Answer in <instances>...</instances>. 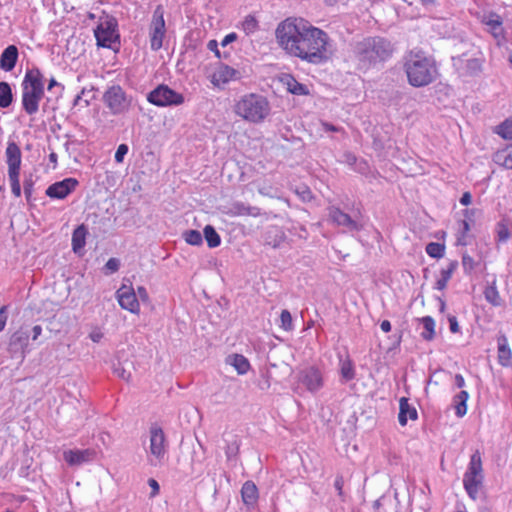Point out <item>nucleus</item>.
I'll return each mask as SVG.
<instances>
[{
  "instance_id": "obj_52",
  "label": "nucleus",
  "mask_w": 512,
  "mask_h": 512,
  "mask_svg": "<svg viewBox=\"0 0 512 512\" xmlns=\"http://www.w3.org/2000/svg\"><path fill=\"white\" fill-rule=\"evenodd\" d=\"M448 321H449V329H450V331L452 333H458L460 331V328H459V324H458L456 316L449 315L448 316Z\"/></svg>"
},
{
  "instance_id": "obj_2",
  "label": "nucleus",
  "mask_w": 512,
  "mask_h": 512,
  "mask_svg": "<svg viewBox=\"0 0 512 512\" xmlns=\"http://www.w3.org/2000/svg\"><path fill=\"white\" fill-rule=\"evenodd\" d=\"M394 53V45L381 36L366 37L353 47V55L359 69H370L387 61Z\"/></svg>"
},
{
  "instance_id": "obj_29",
  "label": "nucleus",
  "mask_w": 512,
  "mask_h": 512,
  "mask_svg": "<svg viewBox=\"0 0 512 512\" xmlns=\"http://www.w3.org/2000/svg\"><path fill=\"white\" fill-rule=\"evenodd\" d=\"M493 161L506 169H512V143L495 152Z\"/></svg>"
},
{
  "instance_id": "obj_40",
  "label": "nucleus",
  "mask_w": 512,
  "mask_h": 512,
  "mask_svg": "<svg viewBox=\"0 0 512 512\" xmlns=\"http://www.w3.org/2000/svg\"><path fill=\"white\" fill-rule=\"evenodd\" d=\"M425 250L430 257L439 259L444 256L445 245L438 242H430Z\"/></svg>"
},
{
  "instance_id": "obj_6",
  "label": "nucleus",
  "mask_w": 512,
  "mask_h": 512,
  "mask_svg": "<svg viewBox=\"0 0 512 512\" xmlns=\"http://www.w3.org/2000/svg\"><path fill=\"white\" fill-rule=\"evenodd\" d=\"M484 473L482 467L481 453L476 450L470 458L468 468L463 476V485L470 498L476 500L482 489Z\"/></svg>"
},
{
  "instance_id": "obj_57",
  "label": "nucleus",
  "mask_w": 512,
  "mask_h": 512,
  "mask_svg": "<svg viewBox=\"0 0 512 512\" xmlns=\"http://www.w3.org/2000/svg\"><path fill=\"white\" fill-rule=\"evenodd\" d=\"M7 315H6V307L3 306L0 308V331H2L6 325Z\"/></svg>"
},
{
  "instance_id": "obj_15",
  "label": "nucleus",
  "mask_w": 512,
  "mask_h": 512,
  "mask_svg": "<svg viewBox=\"0 0 512 512\" xmlns=\"http://www.w3.org/2000/svg\"><path fill=\"white\" fill-rule=\"evenodd\" d=\"M299 381L310 392H316L323 386L321 372L315 367H308L299 373Z\"/></svg>"
},
{
  "instance_id": "obj_37",
  "label": "nucleus",
  "mask_w": 512,
  "mask_h": 512,
  "mask_svg": "<svg viewBox=\"0 0 512 512\" xmlns=\"http://www.w3.org/2000/svg\"><path fill=\"white\" fill-rule=\"evenodd\" d=\"M421 323L424 327V332L421 333L423 339L431 341L435 336V321L431 316L421 318Z\"/></svg>"
},
{
  "instance_id": "obj_13",
  "label": "nucleus",
  "mask_w": 512,
  "mask_h": 512,
  "mask_svg": "<svg viewBox=\"0 0 512 512\" xmlns=\"http://www.w3.org/2000/svg\"><path fill=\"white\" fill-rule=\"evenodd\" d=\"M77 185L78 181L75 178H65L51 184L45 193L50 198L64 199L76 189Z\"/></svg>"
},
{
  "instance_id": "obj_32",
  "label": "nucleus",
  "mask_w": 512,
  "mask_h": 512,
  "mask_svg": "<svg viewBox=\"0 0 512 512\" xmlns=\"http://www.w3.org/2000/svg\"><path fill=\"white\" fill-rule=\"evenodd\" d=\"M87 235V229L82 224L78 226L72 234V248L75 253L79 252L85 246V239Z\"/></svg>"
},
{
  "instance_id": "obj_50",
  "label": "nucleus",
  "mask_w": 512,
  "mask_h": 512,
  "mask_svg": "<svg viewBox=\"0 0 512 512\" xmlns=\"http://www.w3.org/2000/svg\"><path fill=\"white\" fill-rule=\"evenodd\" d=\"M128 153V146L126 144H121L118 146L115 153V161L117 163H121L124 159V156Z\"/></svg>"
},
{
  "instance_id": "obj_17",
  "label": "nucleus",
  "mask_w": 512,
  "mask_h": 512,
  "mask_svg": "<svg viewBox=\"0 0 512 512\" xmlns=\"http://www.w3.org/2000/svg\"><path fill=\"white\" fill-rule=\"evenodd\" d=\"M241 72L226 64H220L212 75V83L215 86L226 84L230 81L239 80Z\"/></svg>"
},
{
  "instance_id": "obj_24",
  "label": "nucleus",
  "mask_w": 512,
  "mask_h": 512,
  "mask_svg": "<svg viewBox=\"0 0 512 512\" xmlns=\"http://www.w3.org/2000/svg\"><path fill=\"white\" fill-rule=\"evenodd\" d=\"M485 24L488 27L489 32L496 39L497 44L500 45L505 40L504 29L502 26V20L498 15H492Z\"/></svg>"
},
{
  "instance_id": "obj_18",
  "label": "nucleus",
  "mask_w": 512,
  "mask_h": 512,
  "mask_svg": "<svg viewBox=\"0 0 512 512\" xmlns=\"http://www.w3.org/2000/svg\"><path fill=\"white\" fill-rule=\"evenodd\" d=\"M96 452L93 449L64 451L63 458L70 466H79L94 459Z\"/></svg>"
},
{
  "instance_id": "obj_35",
  "label": "nucleus",
  "mask_w": 512,
  "mask_h": 512,
  "mask_svg": "<svg viewBox=\"0 0 512 512\" xmlns=\"http://www.w3.org/2000/svg\"><path fill=\"white\" fill-rule=\"evenodd\" d=\"M203 234L208 247L215 248L221 244L220 235L217 233L213 226L206 225L204 227Z\"/></svg>"
},
{
  "instance_id": "obj_39",
  "label": "nucleus",
  "mask_w": 512,
  "mask_h": 512,
  "mask_svg": "<svg viewBox=\"0 0 512 512\" xmlns=\"http://www.w3.org/2000/svg\"><path fill=\"white\" fill-rule=\"evenodd\" d=\"M242 30L249 36L259 29V22L253 15H247L241 23Z\"/></svg>"
},
{
  "instance_id": "obj_11",
  "label": "nucleus",
  "mask_w": 512,
  "mask_h": 512,
  "mask_svg": "<svg viewBox=\"0 0 512 512\" xmlns=\"http://www.w3.org/2000/svg\"><path fill=\"white\" fill-rule=\"evenodd\" d=\"M149 450L156 459L162 460L167 452V440L163 429L152 424L149 429Z\"/></svg>"
},
{
  "instance_id": "obj_22",
  "label": "nucleus",
  "mask_w": 512,
  "mask_h": 512,
  "mask_svg": "<svg viewBox=\"0 0 512 512\" xmlns=\"http://www.w3.org/2000/svg\"><path fill=\"white\" fill-rule=\"evenodd\" d=\"M495 241L497 245L507 243L512 237V222L508 218H503L495 226Z\"/></svg>"
},
{
  "instance_id": "obj_55",
  "label": "nucleus",
  "mask_w": 512,
  "mask_h": 512,
  "mask_svg": "<svg viewBox=\"0 0 512 512\" xmlns=\"http://www.w3.org/2000/svg\"><path fill=\"white\" fill-rule=\"evenodd\" d=\"M207 48L214 52L216 57L221 58L220 51L218 49V42L216 40H210L207 44Z\"/></svg>"
},
{
  "instance_id": "obj_54",
  "label": "nucleus",
  "mask_w": 512,
  "mask_h": 512,
  "mask_svg": "<svg viewBox=\"0 0 512 512\" xmlns=\"http://www.w3.org/2000/svg\"><path fill=\"white\" fill-rule=\"evenodd\" d=\"M343 486H344L343 476L339 475L336 477L335 482H334V487L337 490L339 496L343 495Z\"/></svg>"
},
{
  "instance_id": "obj_59",
  "label": "nucleus",
  "mask_w": 512,
  "mask_h": 512,
  "mask_svg": "<svg viewBox=\"0 0 512 512\" xmlns=\"http://www.w3.org/2000/svg\"><path fill=\"white\" fill-rule=\"evenodd\" d=\"M322 126L326 132H339L341 130L340 127L334 126L333 124L327 122L322 123Z\"/></svg>"
},
{
  "instance_id": "obj_1",
  "label": "nucleus",
  "mask_w": 512,
  "mask_h": 512,
  "mask_svg": "<svg viewBox=\"0 0 512 512\" xmlns=\"http://www.w3.org/2000/svg\"><path fill=\"white\" fill-rule=\"evenodd\" d=\"M276 39L289 55L311 64H321L333 53L328 34L303 18H287L278 24Z\"/></svg>"
},
{
  "instance_id": "obj_16",
  "label": "nucleus",
  "mask_w": 512,
  "mask_h": 512,
  "mask_svg": "<svg viewBox=\"0 0 512 512\" xmlns=\"http://www.w3.org/2000/svg\"><path fill=\"white\" fill-rule=\"evenodd\" d=\"M452 60L461 75L474 76L482 70V61L478 58L465 59L463 56H458L453 57Z\"/></svg>"
},
{
  "instance_id": "obj_10",
  "label": "nucleus",
  "mask_w": 512,
  "mask_h": 512,
  "mask_svg": "<svg viewBox=\"0 0 512 512\" xmlns=\"http://www.w3.org/2000/svg\"><path fill=\"white\" fill-rule=\"evenodd\" d=\"M116 27L117 23L113 19L101 22L95 29L97 45L104 48H111L113 43L119 41V34Z\"/></svg>"
},
{
  "instance_id": "obj_41",
  "label": "nucleus",
  "mask_w": 512,
  "mask_h": 512,
  "mask_svg": "<svg viewBox=\"0 0 512 512\" xmlns=\"http://www.w3.org/2000/svg\"><path fill=\"white\" fill-rule=\"evenodd\" d=\"M495 132L504 139H512V118L506 119L498 125Z\"/></svg>"
},
{
  "instance_id": "obj_27",
  "label": "nucleus",
  "mask_w": 512,
  "mask_h": 512,
  "mask_svg": "<svg viewBox=\"0 0 512 512\" xmlns=\"http://www.w3.org/2000/svg\"><path fill=\"white\" fill-rule=\"evenodd\" d=\"M242 500L245 505L253 506L258 500V489L252 481H246L241 489Z\"/></svg>"
},
{
  "instance_id": "obj_34",
  "label": "nucleus",
  "mask_w": 512,
  "mask_h": 512,
  "mask_svg": "<svg viewBox=\"0 0 512 512\" xmlns=\"http://www.w3.org/2000/svg\"><path fill=\"white\" fill-rule=\"evenodd\" d=\"M484 296H485L486 301L489 302L491 305H493V306L501 305L502 299L497 290L495 280L485 288Z\"/></svg>"
},
{
  "instance_id": "obj_9",
  "label": "nucleus",
  "mask_w": 512,
  "mask_h": 512,
  "mask_svg": "<svg viewBox=\"0 0 512 512\" xmlns=\"http://www.w3.org/2000/svg\"><path fill=\"white\" fill-rule=\"evenodd\" d=\"M165 34L164 9L161 5H158L153 12L149 24L150 48L152 51H158L162 48Z\"/></svg>"
},
{
  "instance_id": "obj_49",
  "label": "nucleus",
  "mask_w": 512,
  "mask_h": 512,
  "mask_svg": "<svg viewBox=\"0 0 512 512\" xmlns=\"http://www.w3.org/2000/svg\"><path fill=\"white\" fill-rule=\"evenodd\" d=\"M119 267L120 261L117 258H110L105 264V269L107 270V273H114L118 271Z\"/></svg>"
},
{
  "instance_id": "obj_3",
  "label": "nucleus",
  "mask_w": 512,
  "mask_h": 512,
  "mask_svg": "<svg viewBox=\"0 0 512 512\" xmlns=\"http://www.w3.org/2000/svg\"><path fill=\"white\" fill-rule=\"evenodd\" d=\"M403 68L408 83L415 88L433 83L438 76L435 60L421 50H411L404 57Z\"/></svg>"
},
{
  "instance_id": "obj_14",
  "label": "nucleus",
  "mask_w": 512,
  "mask_h": 512,
  "mask_svg": "<svg viewBox=\"0 0 512 512\" xmlns=\"http://www.w3.org/2000/svg\"><path fill=\"white\" fill-rule=\"evenodd\" d=\"M5 157L8 166V175L20 174L22 153L16 142L10 141L7 143Z\"/></svg>"
},
{
  "instance_id": "obj_5",
  "label": "nucleus",
  "mask_w": 512,
  "mask_h": 512,
  "mask_svg": "<svg viewBox=\"0 0 512 512\" xmlns=\"http://www.w3.org/2000/svg\"><path fill=\"white\" fill-rule=\"evenodd\" d=\"M270 103L266 97L250 93L242 96L235 104V113L251 123H261L270 114Z\"/></svg>"
},
{
  "instance_id": "obj_46",
  "label": "nucleus",
  "mask_w": 512,
  "mask_h": 512,
  "mask_svg": "<svg viewBox=\"0 0 512 512\" xmlns=\"http://www.w3.org/2000/svg\"><path fill=\"white\" fill-rule=\"evenodd\" d=\"M11 184V191L15 197L21 196L20 174L8 175Z\"/></svg>"
},
{
  "instance_id": "obj_51",
  "label": "nucleus",
  "mask_w": 512,
  "mask_h": 512,
  "mask_svg": "<svg viewBox=\"0 0 512 512\" xmlns=\"http://www.w3.org/2000/svg\"><path fill=\"white\" fill-rule=\"evenodd\" d=\"M85 94V89H82V91L75 97L73 101V107L81 106V107H88L90 105V101L87 99H83L82 96Z\"/></svg>"
},
{
  "instance_id": "obj_42",
  "label": "nucleus",
  "mask_w": 512,
  "mask_h": 512,
  "mask_svg": "<svg viewBox=\"0 0 512 512\" xmlns=\"http://www.w3.org/2000/svg\"><path fill=\"white\" fill-rule=\"evenodd\" d=\"M185 241L190 245H201L203 238L198 230H188L183 234Z\"/></svg>"
},
{
  "instance_id": "obj_38",
  "label": "nucleus",
  "mask_w": 512,
  "mask_h": 512,
  "mask_svg": "<svg viewBox=\"0 0 512 512\" xmlns=\"http://www.w3.org/2000/svg\"><path fill=\"white\" fill-rule=\"evenodd\" d=\"M512 357V353L508 345L506 344V339L503 338V343L499 341L498 343V359L499 363L502 366H508L510 359Z\"/></svg>"
},
{
  "instance_id": "obj_31",
  "label": "nucleus",
  "mask_w": 512,
  "mask_h": 512,
  "mask_svg": "<svg viewBox=\"0 0 512 512\" xmlns=\"http://www.w3.org/2000/svg\"><path fill=\"white\" fill-rule=\"evenodd\" d=\"M469 394L467 391L462 390L453 397V407L457 417L462 418L467 413V401Z\"/></svg>"
},
{
  "instance_id": "obj_53",
  "label": "nucleus",
  "mask_w": 512,
  "mask_h": 512,
  "mask_svg": "<svg viewBox=\"0 0 512 512\" xmlns=\"http://www.w3.org/2000/svg\"><path fill=\"white\" fill-rule=\"evenodd\" d=\"M238 452V445L236 444V442H233L231 444H229L227 446V449H226V456L228 459H231L232 457H234Z\"/></svg>"
},
{
  "instance_id": "obj_64",
  "label": "nucleus",
  "mask_w": 512,
  "mask_h": 512,
  "mask_svg": "<svg viewBox=\"0 0 512 512\" xmlns=\"http://www.w3.org/2000/svg\"><path fill=\"white\" fill-rule=\"evenodd\" d=\"M32 339L33 340H36L42 333V327L40 325H35L33 328H32Z\"/></svg>"
},
{
  "instance_id": "obj_23",
  "label": "nucleus",
  "mask_w": 512,
  "mask_h": 512,
  "mask_svg": "<svg viewBox=\"0 0 512 512\" xmlns=\"http://www.w3.org/2000/svg\"><path fill=\"white\" fill-rule=\"evenodd\" d=\"M418 418L417 410L411 406L406 397H402L399 400V414L398 421L401 426L407 424L408 419L416 420Z\"/></svg>"
},
{
  "instance_id": "obj_7",
  "label": "nucleus",
  "mask_w": 512,
  "mask_h": 512,
  "mask_svg": "<svg viewBox=\"0 0 512 512\" xmlns=\"http://www.w3.org/2000/svg\"><path fill=\"white\" fill-rule=\"evenodd\" d=\"M103 102L113 115H119L128 111L131 98L120 85H113L104 92Z\"/></svg>"
},
{
  "instance_id": "obj_62",
  "label": "nucleus",
  "mask_w": 512,
  "mask_h": 512,
  "mask_svg": "<svg viewBox=\"0 0 512 512\" xmlns=\"http://www.w3.org/2000/svg\"><path fill=\"white\" fill-rule=\"evenodd\" d=\"M454 381L457 388H463L465 386V380L461 374H456Z\"/></svg>"
},
{
  "instance_id": "obj_8",
  "label": "nucleus",
  "mask_w": 512,
  "mask_h": 512,
  "mask_svg": "<svg viewBox=\"0 0 512 512\" xmlns=\"http://www.w3.org/2000/svg\"><path fill=\"white\" fill-rule=\"evenodd\" d=\"M147 100L159 107L178 106L184 103V96L167 85L161 84L147 95Z\"/></svg>"
},
{
  "instance_id": "obj_58",
  "label": "nucleus",
  "mask_w": 512,
  "mask_h": 512,
  "mask_svg": "<svg viewBox=\"0 0 512 512\" xmlns=\"http://www.w3.org/2000/svg\"><path fill=\"white\" fill-rule=\"evenodd\" d=\"M472 202V195L470 192H464L462 197L460 198V203L463 205V206H468L470 205Z\"/></svg>"
},
{
  "instance_id": "obj_45",
  "label": "nucleus",
  "mask_w": 512,
  "mask_h": 512,
  "mask_svg": "<svg viewBox=\"0 0 512 512\" xmlns=\"http://www.w3.org/2000/svg\"><path fill=\"white\" fill-rule=\"evenodd\" d=\"M280 322V327L283 328L285 331L293 330L292 316L288 310H282L280 314Z\"/></svg>"
},
{
  "instance_id": "obj_36",
  "label": "nucleus",
  "mask_w": 512,
  "mask_h": 512,
  "mask_svg": "<svg viewBox=\"0 0 512 512\" xmlns=\"http://www.w3.org/2000/svg\"><path fill=\"white\" fill-rule=\"evenodd\" d=\"M287 90L294 95H307L309 93L306 85L299 83L295 78L289 76L285 82Z\"/></svg>"
},
{
  "instance_id": "obj_56",
  "label": "nucleus",
  "mask_w": 512,
  "mask_h": 512,
  "mask_svg": "<svg viewBox=\"0 0 512 512\" xmlns=\"http://www.w3.org/2000/svg\"><path fill=\"white\" fill-rule=\"evenodd\" d=\"M236 40H237V34H236V33H234V32H232V33L227 34V35L223 38V40H222V42H221V45H222L223 47H225V46H227L228 44H230V43H232V42H234V41H236Z\"/></svg>"
},
{
  "instance_id": "obj_44",
  "label": "nucleus",
  "mask_w": 512,
  "mask_h": 512,
  "mask_svg": "<svg viewBox=\"0 0 512 512\" xmlns=\"http://www.w3.org/2000/svg\"><path fill=\"white\" fill-rule=\"evenodd\" d=\"M34 176L33 174H29L28 176H25L23 187H24V194L26 197L27 202L31 201L33 190H34Z\"/></svg>"
},
{
  "instance_id": "obj_33",
  "label": "nucleus",
  "mask_w": 512,
  "mask_h": 512,
  "mask_svg": "<svg viewBox=\"0 0 512 512\" xmlns=\"http://www.w3.org/2000/svg\"><path fill=\"white\" fill-rule=\"evenodd\" d=\"M13 93L8 82H0V108H7L12 104Z\"/></svg>"
},
{
  "instance_id": "obj_4",
  "label": "nucleus",
  "mask_w": 512,
  "mask_h": 512,
  "mask_svg": "<svg viewBox=\"0 0 512 512\" xmlns=\"http://www.w3.org/2000/svg\"><path fill=\"white\" fill-rule=\"evenodd\" d=\"M22 107L28 115H34L39 110V103L44 96V75L39 68L28 69L21 83Z\"/></svg>"
},
{
  "instance_id": "obj_25",
  "label": "nucleus",
  "mask_w": 512,
  "mask_h": 512,
  "mask_svg": "<svg viewBox=\"0 0 512 512\" xmlns=\"http://www.w3.org/2000/svg\"><path fill=\"white\" fill-rule=\"evenodd\" d=\"M285 233L276 226L269 227L264 234V243L273 248H278L285 240Z\"/></svg>"
},
{
  "instance_id": "obj_48",
  "label": "nucleus",
  "mask_w": 512,
  "mask_h": 512,
  "mask_svg": "<svg viewBox=\"0 0 512 512\" xmlns=\"http://www.w3.org/2000/svg\"><path fill=\"white\" fill-rule=\"evenodd\" d=\"M475 261L474 259L468 255V254H463L462 256V266H463V269H464V272L466 274H470L474 268H475Z\"/></svg>"
},
{
  "instance_id": "obj_20",
  "label": "nucleus",
  "mask_w": 512,
  "mask_h": 512,
  "mask_svg": "<svg viewBox=\"0 0 512 512\" xmlns=\"http://www.w3.org/2000/svg\"><path fill=\"white\" fill-rule=\"evenodd\" d=\"M19 56L18 48L15 45L6 47L0 55V69L5 72L12 71Z\"/></svg>"
},
{
  "instance_id": "obj_26",
  "label": "nucleus",
  "mask_w": 512,
  "mask_h": 512,
  "mask_svg": "<svg viewBox=\"0 0 512 512\" xmlns=\"http://www.w3.org/2000/svg\"><path fill=\"white\" fill-rule=\"evenodd\" d=\"M29 337V331L24 328H20L10 338L11 349L14 351L23 350L28 345Z\"/></svg>"
},
{
  "instance_id": "obj_63",
  "label": "nucleus",
  "mask_w": 512,
  "mask_h": 512,
  "mask_svg": "<svg viewBox=\"0 0 512 512\" xmlns=\"http://www.w3.org/2000/svg\"><path fill=\"white\" fill-rule=\"evenodd\" d=\"M448 282L449 281H447L446 279L440 277L436 282L435 288L438 290H443L447 287Z\"/></svg>"
},
{
  "instance_id": "obj_47",
  "label": "nucleus",
  "mask_w": 512,
  "mask_h": 512,
  "mask_svg": "<svg viewBox=\"0 0 512 512\" xmlns=\"http://www.w3.org/2000/svg\"><path fill=\"white\" fill-rule=\"evenodd\" d=\"M457 267H458V261H456V260L450 261L448 266L441 270V277L446 279L447 281H449L452 277V274L457 269Z\"/></svg>"
},
{
  "instance_id": "obj_43",
  "label": "nucleus",
  "mask_w": 512,
  "mask_h": 512,
  "mask_svg": "<svg viewBox=\"0 0 512 512\" xmlns=\"http://www.w3.org/2000/svg\"><path fill=\"white\" fill-rule=\"evenodd\" d=\"M340 371L345 381H350L355 377L354 367L350 360L342 362Z\"/></svg>"
},
{
  "instance_id": "obj_21",
  "label": "nucleus",
  "mask_w": 512,
  "mask_h": 512,
  "mask_svg": "<svg viewBox=\"0 0 512 512\" xmlns=\"http://www.w3.org/2000/svg\"><path fill=\"white\" fill-rule=\"evenodd\" d=\"M230 216H251L258 217L261 212L258 207L247 205L243 202H233L227 212Z\"/></svg>"
},
{
  "instance_id": "obj_28",
  "label": "nucleus",
  "mask_w": 512,
  "mask_h": 512,
  "mask_svg": "<svg viewBox=\"0 0 512 512\" xmlns=\"http://www.w3.org/2000/svg\"><path fill=\"white\" fill-rule=\"evenodd\" d=\"M465 219L461 220L459 223V229L457 234V243L460 245H466V237L468 232L470 231L469 220L474 216V211L471 209H465L464 211Z\"/></svg>"
},
{
  "instance_id": "obj_61",
  "label": "nucleus",
  "mask_w": 512,
  "mask_h": 512,
  "mask_svg": "<svg viewBox=\"0 0 512 512\" xmlns=\"http://www.w3.org/2000/svg\"><path fill=\"white\" fill-rule=\"evenodd\" d=\"M89 337L93 342H99L102 339L103 334L101 331L95 330L90 333Z\"/></svg>"
},
{
  "instance_id": "obj_30",
  "label": "nucleus",
  "mask_w": 512,
  "mask_h": 512,
  "mask_svg": "<svg viewBox=\"0 0 512 512\" xmlns=\"http://www.w3.org/2000/svg\"><path fill=\"white\" fill-rule=\"evenodd\" d=\"M227 363L232 365L239 375L246 374L250 369V363L246 357L241 354L228 356Z\"/></svg>"
},
{
  "instance_id": "obj_12",
  "label": "nucleus",
  "mask_w": 512,
  "mask_h": 512,
  "mask_svg": "<svg viewBox=\"0 0 512 512\" xmlns=\"http://www.w3.org/2000/svg\"><path fill=\"white\" fill-rule=\"evenodd\" d=\"M328 217L333 224L344 227L348 231H359L362 228L349 214L343 212L336 206L328 207Z\"/></svg>"
},
{
  "instance_id": "obj_19",
  "label": "nucleus",
  "mask_w": 512,
  "mask_h": 512,
  "mask_svg": "<svg viewBox=\"0 0 512 512\" xmlns=\"http://www.w3.org/2000/svg\"><path fill=\"white\" fill-rule=\"evenodd\" d=\"M117 298L121 308L131 313L139 312V302L136 293L132 289L122 287L117 291Z\"/></svg>"
},
{
  "instance_id": "obj_60",
  "label": "nucleus",
  "mask_w": 512,
  "mask_h": 512,
  "mask_svg": "<svg viewBox=\"0 0 512 512\" xmlns=\"http://www.w3.org/2000/svg\"><path fill=\"white\" fill-rule=\"evenodd\" d=\"M137 294L143 301H148L149 297L145 287L139 286L137 288Z\"/></svg>"
}]
</instances>
